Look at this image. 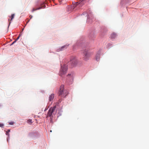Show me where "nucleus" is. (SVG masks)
Returning a JSON list of instances; mask_svg holds the SVG:
<instances>
[{
    "instance_id": "nucleus-1",
    "label": "nucleus",
    "mask_w": 149,
    "mask_h": 149,
    "mask_svg": "<svg viewBox=\"0 0 149 149\" xmlns=\"http://www.w3.org/2000/svg\"><path fill=\"white\" fill-rule=\"evenodd\" d=\"M64 85H62L61 86L59 90L58 93V95L62 97H65L69 93L68 91L64 88Z\"/></svg>"
},
{
    "instance_id": "nucleus-2",
    "label": "nucleus",
    "mask_w": 149,
    "mask_h": 149,
    "mask_svg": "<svg viewBox=\"0 0 149 149\" xmlns=\"http://www.w3.org/2000/svg\"><path fill=\"white\" fill-rule=\"evenodd\" d=\"M80 62H79L74 56L71 57L69 63V65L71 68L75 67L77 65H80Z\"/></svg>"
},
{
    "instance_id": "nucleus-3",
    "label": "nucleus",
    "mask_w": 149,
    "mask_h": 149,
    "mask_svg": "<svg viewBox=\"0 0 149 149\" xmlns=\"http://www.w3.org/2000/svg\"><path fill=\"white\" fill-rule=\"evenodd\" d=\"M56 106L54 107H51L47 113V116L46 117L47 118L48 117H51V119L53 118L54 115L56 113Z\"/></svg>"
},
{
    "instance_id": "nucleus-4",
    "label": "nucleus",
    "mask_w": 149,
    "mask_h": 149,
    "mask_svg": "<svg viewBox=\"0 0 149 149\" xmlns=\"http://www.w3.org/2000/svg\"><path fill=\"white\" fill-rule=\"evenodd\" d=\"M82 54L83 56L84 60L85 61L88 60L90 56V54L86 50L83 51Z\"/></svg>"
},
{
    "instance_id": "nucleus-5",
    "label": "nucleus",
    "mask_w": 149,
    "mask_h": 149,
    "mask_svg": "<svg viewBox=\"0 0 149 149\" xmlns=\"http://www.w3.org/2000/svg\"><path fill=\"white\" fill-rule=\"evenodd\" d=\"M67 70V65H64L61 66V68L60 72V75L62 76L63 74H65Z\"/></svg>"
},
{
    "instance_id": "nucleus-6",
    "label": "nucleus",
    "mask_w": 149,
    "mask_h": 149,
    "mask_svg": "<svg viewBox=\"0 0 149 149\" xmlns=\"http://www.w3.org/2000/svg\"><path fill=\"white\" fill-rule=\"evenodd\" d=\"M86 2L85 0H80L79 2L77 3L76 5L79 6H81L86 3Z\"/></svg>"
},
{
    "instance_id": "nucleus-7",
    "label": "nucleus",
    "mask_w": 149,
    "mask_h": 149,
    "mask_svg": "<svg viewBox=\"0 0 149 149\" xmlns=\"http://www.w3.org/2000/svg\"><path fill=\"white\" fill-rule=\"evenodd\" d=\"M45 6L44 4V3H43V4L42 5V6H41V7H39L37 8H33V9L32 11L33 12L35 10H39V9H41V8H45Z\"/></svg>"
},
{
    "instance_id": "nucleus-8",
    "label": "nucleus",
    "mask_w": 149,
    "mask_h": 149,
    "mask_svg": "<svg viewBox=\"0 0 149 149\" xmlns=\"http://www.w3.org/2000/svg\"><path fill=\"white\" fill-rule=\"evenodd\" d=\"M54 97V94H52L50 95L49 97V100L51 101L52 100Z\"/></svg>"
},
{
    "instance_id": "nucleus-9",
    "label": "nucleus",
    "mask_w": 149,
    "mask_h": 149,
    "mask_svg": "<svg viewBox=\"0 0 149 149\" xmlns=\"http://www.w3.org/2000/svg\"><path fill=\"white\" fill-rule=\"evenodd\" d=\"M100 54H97L95 56V59L97 61H99L100 60Z\"/></svg>"
},
{
    "instance_id": "nucleus-10",
    "label": "nucleus",
    "mask_w": 149,
    "mask_h": 149,
    "mask_svg": "<svg viewBox=\"0 0 149 149\" xmlns=\"http://www.w3.org/2000/svg\"><path fill=\"white\" fill-rule=\"evenodd\" d=\"M116 35L115 33H113L111 35V36L112 38H114L116 36Z\"/></svg>"
},
{
    "instance_id": "nucleus-11",
    "label": "nucleus",
    "mask_w": 149,
    "mask_h": 149,
    "mask_svg": "<svg viewBox=\"0 0 149 149\" xmlns=\"http://www.w3.org/2000/svg\"><path fill=\"white\" fill-rule=\"evenodd\" d=\"M69 45H65L62 47L61 48V49L60 50H62L64 48H67V47Z\"/></svg>"
},
{
    "instance_id": "nucleus-12",
    "label": "nucleus",
    "mask_w": 149,
    "mask_h": 149,
    "mask_svg": "<svg viewBox=\"0 0 149 149\" xmlns=\"http://www.w3.org/2000/svg\"><path fill=\"white\" fill-rule=\"evenodd\" d=\"M14 16H15V14H12L11 15V17H10L11 18V20H10V21H12V20L14 18Z\"/></svg>"
},
{
    "instance_id": "nucleus-13",
    "label": "nucleus",
    "mask_w": 149,
    "mask_h": 149,
    "mask_svg": "<svg viewBox=\"0 0 149 149\" xmlns=\"http://www.w3.org/2000/svg\"><path fill=\"white\" fill-rule=\"evenodd\" d=\"M28 123L29 124H31L32 123V120L31 119H29L28 120Z\"/></svg>"
},
{
    "instance_id": "nucleus-14",
    "label": "nucleus",
    "mask_w": 149,
    "mask_h": 149,
    "mask_svg": "<svg viewBox=\"0 0 149 149\" xmlns=\"http://www.w3.org/2000/svg\"><path fill=\"white\" fill-rule=\"evenodd\" d=\"M4 126V125L3 123H0V127H3Z\"/></svg>"
},
{
    "instance_id": "nucleus-15",
    "label": "nucleus",
    "mask_w": 149,
    "mask_h": 149,
    "mask_svg": "<svg viewBox=\"0 0 149 149\" xmlns=\"http://www.w3.org/2000/svg\"><path fill=\"white\" fill-rule=\"evenodd\" d=\"M9 124L10 125H13L14 124V123L13 122H11L9 123Z\"/></svg>"
},
{
    "instance_id": "nucleus-16",
    "label": "nucleus",
    "mask_w": 149,
    "mask_h": 149,
    "mask_svg": "<svg viewBox=\"0 0 149 149\" xmlns=\"http://www.w3.org/2000/svg\"><path fill=\"white\" fill-rule=\"evenodd\" d=\"M16 40H15L12 43V44H11V45H13V44L15 43V42H16Z\"/></svg>"
},
{
    "instance_id": "nucleus-17",
    "label": "nucleus",
    "mask_w": 149,
    "mask_h": 149,
    "mask_svg": "<svg viewBox=\"0 0 149 149\" xmlns=\"http://www.w3.org/2000/svg\"><path fill=\"white\" fill-rule=\"evenodd\" d=\"M19 36L16 39V41H17V40L19 39Z\"/></svg>"
},
{
    "instance_id": "nucleus-18",
    "label": "nucleus",
    "mask_w": 149,
    "mask_h": 149,
    "mask_svg": "<svg viewBox=\"0 0 149 149\" xmlns=\"http://www.w3.org/2000/svg\"><path fill=\"white\" fill-rule=\"evenodd\" d=\"M33 17V16L32 15H30V19H31Z\"/></svg>"
},
{
    "instance_id": "nucleus-19",
    "label": "nucleus",
    "mask_w": 149,
    "mask_h": 149,
    "mask_svg": "<svg viewBox=\"0 0 149 149\" xmlns=\"http://www.w3.org/2000/svg\"><path fill=\"white\" fill-rule=\"evenodd\" d=\"M59 3H60V4H61L62 3H61V1H59Z\"/></svg>"
},
{
    "instance_id": "nucleus-20",
    "label": "nucleus",
    "mask_w": 149,
    "mask_h": 149,
    "mask_svg": "<svg viewBox=\"0 0 149 149\" xmlns=\"http://www.w3.org/2000/svg\"><path fill=\"white\" fill-rule=\"evenodd\" d=\"M10 130H8V132H10Z\"/></svg>"
},
{
    "instance_id": "nucleus-21",
    "label": "nucleus",
    "mask_w": 149,
    "mask_h": 149,
    "mask_svg": "<svg viewBox=\"0 0 149 149\" xmlns=\"http://www.w3.org/2000/svg\"><path fill=\"white\" fill-rule=\"evenodd\" d=\"M8 132H6V134L8 135Z\"/></svg>"
},
{
    "instance_id": "nucleus-22",
    "label": "nucleus",
    "mask_w": 149,
    "mask_h": 149,
    "mask_svg": "<svg viewBox=\"0 0 149 149\" xmlns=\"http://www.w3.org/2000/svg\"><path fill=\"white\" fill-rule=\"evenodd\" d=\"M71 74H68V75H70Z\"/></svg>"
},
{
    "instance_id": "nucleus-23",
    "label": "nucleus",
    "mask_w": 149,
    "mask_h": 149,
    "mask_svg": "<svg viewBox=\"0 0 149 149\" xmlns=\"http://www.w3.org/2000/svg\"><path fill=\"white\" fill-rule=\"evenodd\" d=\"M50 132H52V130H51V131H50Z\"/></svg>"
},
{
    "instance_id": "nucleus-24",
    "label": "nucleus",
    "mask_w": 149,
    "mask_h": 149,
    "mask_svg": "<svg viewBox=\"0 0 149 149\" xmlns=\"http://www.w3.org/2000/svg\"><path fill=\"white\" fill-rule=\"evenodd\" d=\"M11 22H9V24H10Z\"/></svg>"
},
{
    "instance_id": "nucleus-25",
    "label": "nucleus",
    "mask_w": 149,
    "mask_h": 149,
    "mask_svg": "<svg viewBox=\"0 0 149 149\" xmlns=\"http://www.w3.org/2000/svg\"><path fill=\"white\" fill-rule=\"evenodd\" d=\"M23 30H24V29H22V31H23Z\"/></svg>"
},
{
    "instance_id": "nucleus-26",
    "label": "nucleus",
    "mask_w": 149,
    "mask_h": 149,
    "mask_svg": "<svg viewBox=\"0 0 149 149\" xmlns=\"http://www.w3.org/2000/svg\"><path fill=\"white\" fill-rule=\"evenodd\" d=\"M9 20H10V19H8V20H9Z\"/></svg>"
}]
</instances>
